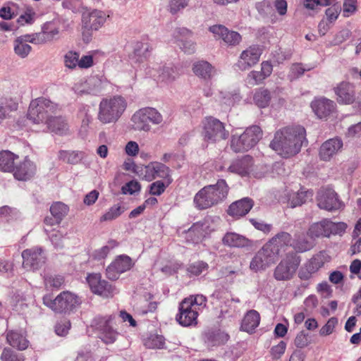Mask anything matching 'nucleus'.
Returning <instances> with one entry per match:
<instances>
[{
    "label": "nucleus",
    "mask_w": 361,
    "mask_h": 361,
    "mask_svg": "<svg viewBox=\"0 0 361 361\" xmlns=\"http://www.w3.org/2000/svg\"><path fill=\"white\" fill-rule=\"evenodd\" d=\"M91 326L98 331V338L105 344H112L118 338L119 333L110 325V318L96 317Z\"/></svg>",
    "instance_id": "obj_7"
},
{
    "label": "nucleus",
    "mask_w": 361,
    "mask_h": 361,
    "mask_svg": "<svg viewBox=\"0 0 361 361\" xmlns=\"http://www.w3.org/2000/svg\"><path fill=\"white\" fill-rule=\"evenodd\" d=\"M35 13L33 11L32 8H27L25 13L20 16L18 19V23L21 25H24V23L32 24L34 21V16Z\"/></svg>",
    "instance_id": "obj_60"
},
{
    "label": "nucleus",
    "mask_w": 361,
    "mask_h": 361,
    "mask_svg": "<svg viewBox=\"0 0 361 361\" xmlns=\"http://www.w3.org/2000/svg\"><path fill=\"white\" fill-rule=\"evenodd\" d=\"M286 348V343L281 341L276 345H274L271 349V354L274 359H279L285 353Z\"/></svg>",
    "instance_id": "obj_61"
},
{
    "label": "nucleus",
    "mask_w": 361,
    "mask_h": 361,
    "mask_svg": "<svg viewBox=\"0 0 361 361\" xmlns=\"http://www.w3.org/2000/svg\"><path fill=\"white\" fill-rule=\"evenodd\" d=\"M317 205L319 208L327 210H338L342 207L337 193L332 189L322 190L317 197Z\"/></svg>",
    "instance_id": "obj_16"
},
{
    "label": "nucleus",
    "mask_w": 361,
    "mask_h": 361,
    "mask_svg": "<svg viewBox=\"0 0 361 361\" xmlns=\"http://www.w3.org/2000/svg\"><path fill=\"white\" fill-rule=\"evenodd\" d=\"M326 227L329 238L331 235H341L345 232L347 225L343 222L335 223L326 219Z\"/></svg>",
    "instance_id": "obj_43"
},
{
    "label": "nucleus",
    "mask_w": 361,
    "mask_h": 361,
    "mask_svg": "<svg viewBox=\"0 0 361 361\" xmlns=\"http://www.w3.org/2000/svg\"><path fill=\"white\" fill-rule=\"evenodd\" d=\"M334 91L338 96L337 100L340 103L348 104L353 103L355 99L354 86L349 82L340 83Z\"/></svg>",
    "instance_id": "obj_25"
},
{
    "label": "nucleus",
    "mask_w": 361,
    "mask_h": 361,
    "mask_svg": "<svg viewBox=\"0 0 361 361\" xmlns=\"http://www.w3.org/2000/svg\"><path fill=\"white\" fill-rule=\"evenodd\" d=\"M203 135L205 140L216 142L226 140L228 137V132L225 130L222 122L209 117L204 122Z\"/></svg>",
    "instance_id": "obj_8"
},
{
    "label": "nucleus",
    "mask_w": 361,
    "mask_h": 361,
    "mask_svg": "<svg viewBox=\"0 0 361 361\" xmlns=\"http://www.w3.org/2000/svg\"><path fill=\"white\" fill-rule=\"evenodd\" d=\"M271 98L270 92L267 89L261 87L256 90L253 100L258 107L265 108L269 104Z\"/></svg>",
    "instance_id": "obj_38"
},
{
    "label": "nucleus",
    "mask_w": 361,
    "mask_h": 361,
    "mask_svg": "<svg viewBox=\"0 0 361 361\" xmlns=\"http://www.w3.org/2000/svg\"><path fill=\"white\" fill-rule=\"evenodd\" d=\"M106 19V15L102 11L93 10L83 12L82 14L83 35L85 31L99 30L104 24Z\"/></svg>",
    "instance_id": "obj_15"
},
{
    "label": "nucleus",
    "mask_w": 361,
    "mask_h": 361,
    "mask_svg": "<svg viewBox=\"0 0 361 361\" xmlns=\"http://www.w3.org/2000/svg\"><path fill=\"white\" fill-rule=\"evenodd\" d=\"M1 361H24L25 357L22 353H18L10 348H4L1 356Z\"/></svg>",
    "instance_id": "obj_45"
},
{
    "label": "nucleus",
    "mask_w": 361,
    "mask_h": 361,
    "mask_svg": "<svg viewBox=\"0 0 361 361\" xmlns=\"http://www.w3.org/2000/svg\"><path fill=\"white\" fill-rule=\"evenodd\" d=\"M107 80L106 78L98 75H92L75 83L73 90L78 94H92L97 95L105 87Z\"/></svg>",
    "instance_id": "obj_9"
},
{
    "label": "nucleus",
    "mask_w": 361,
    "mask_h": 361,
    "mask_svg": "<svg viewBox=\"0 0 361 361\" xmlns=\"http://www.w3.org/2000/svg\"><path fill=\"white\" fill-rule=\"evenodd\" d=\"M209 265L203 261H197L188 265L187 267V274L189 277L198 276L204 271L207 270Z\"/></svg>",
    "instance_id": "obj_41"
},
{
    "label": "nucleus",
    "mask_w": 361,
    "mask_h": 361,
    "mask_svg": "<svg viewBox=\"0 0 361 361\" xmlns=\"http://www.w3.org/2000/svg\"><path fill=\"white\" fill-rule=\"evenodd\" d=\"M330 260V257L324 251H321L309 259L299 271V277L311 279L312 275L317 272L324 264Z\"/></svg>",
    "instance_id": "obj_14"
},
{
    "label": "nucleus",
    "mask_w": 361,
    "mask_h": 361,
    "mask_svg": "<svg viewBox=\"0 0 361 361\" xmlns=\"http://www.w3.org/2000/svg\"><path fill=\"white\" fill-rule=\"evenodd\" d=\"M228 337L227 334L219 329H208L202 334L203 341L210 347L225 343L228 341Z\"/></svg>",
    "instance_id": "obj_26"
},
{
    "label": "nucleus",
    "mask_w": 361,
    "mask_h": 361,
    "mask_svg": "<svg viewBox=\"0 0 361 361\" xmlns=\"http://www.w3.org/2000/svg\"><path fill=\"white\" fill-rule=\"evenodd\" d=\"M37 166L30 159L25 157L23 161L17 162L13 176L19 180H27L32 178L36 173Z\"/></svg>",
    "instance_id": "obj_20"
},
{
    "label": "nucleus",
    "mask_w": 361,
    "mask_h": 361,
    "mask_svg": "<svg viewBox=\"0 0 361 361\" xmlns=\"http://www.w3.org/2000/svg\"><path fill=\"white\" fill-rule=\"evenodd\" d=\"M338 324V319L336 317H331L326 322V324L323 326L320 331L319 334L321 336H327L332 334L336 325Z\"/></svg>",
    "instance_id": "obj_57"
},
{
    "label": "nucleus",
    "mask_w": 361,
    "mask_h": 361,
    "mask_svg": "<svg viewBox=\"0 0 361 361\" xmlns=\"http://www.w3.org/2000/svg\"><path fill=\"white\" fill-rule=\"evenodd\" d=\"M222 243L231 247H243L249 245L250 240L238 233L228 232L223 237Z\"/></svg>",
    "instance_id": "obj_30"
},
{
    "label": "nucleus",
    "mask_w": 361,
    "mask_h": 361,
    "mask_svg": "<svg viewBox=\"0 0 361 361\" xmlns=\"http://www.w3.org/2000/svg\"><path fill=\"white\" fill-rule=\"evenodd\" d=\"M291 240V235L288 233L283 231L276 234L267 243L271 245V247L276 249L280 255L282 247L290 244Z\"/></svg>",
    "instance_id": "obj_37"
},
{
    "label": "nucleus",
    "mask_w": 361,
    "mask_h": 361,
    "mask_svg": "<svg viewBox=\"0 0 361 361\" xmlns=\"http://www.w3.org/2000/svg\"><path fill=\"white\" fill-rule=\"evenodd\" d=\"M262 132L257 126L247 128L240 136L233 135L231 147L235 152L247 151L255 147L262 138Z\"/></svg>",
    "instance_id": "obj_5"
},
{
    "label": "nucleus",
    "mask_w": 361,
    "mask_h": 361,
    "mask_svg": "<svg viewBox=\"0 0 361 361\" xmlns=\"http://www.w3.org/2000/svg\"><path fill=\"white\" fill-rule=\"evenodd\" d=\"M71 328V322L68 320H63L55 326V332L57 335L64 336L68 334Z\"/></svg>",
    "instance_id": "obj_59"
},
{
    "label": "nucleus",
    "mask_w": 361,
    "mask_h": 361,
    "mask_svg": "<svg viewBox=\"0 0 361 361\" xmlns=\"http://www.w3.org/2000/svg\"><path fill=\"white\" fill-rule=\"evenodd\" d=\"M152 170L154 172L153 177L154 178L158 177L164 179H168L169 183H171V170L169 167L162 163L157 162L153 165Z\"/></svg>",
    "instance_id": "obj_42"
},
{
    "label": "nucleus",
    "mask_w": 361,
    "mask_h": 361,
    "mask_svg": "<svg viewBox=\"0 0 361 361\" xmlns=\"http://www.w3.org/2000/svg\"><path fill=\"white\" fill-rule=\"evenodd\" d=\"M189 1L190 0H170L168 6L169 11L171 14L175 15L187 7Z\"/></svg>",
    "instance_id": "obj_54"
},
{
    "label": "nucleus",
    "mask_w": 361,
    "mask_h": 361,
    "mask_svg": "<svg viewBox=\"0 0 361 361\" xmlns=\"http://www.w3.org/2000/svg\"><path fill=\"white\" fill-rule=\"evenodd\" d=\"M145 298L142 300L144 305H141L139 307L140 309V311L143 314H147L149 312H154L157 310L158 302L156 301H152L153 299V295H149L148 298H146V295L144 297Z\"/></svg>",
    "instance_id": "obj_55"
},
{
    "label": "nucleus",
    "mask_w": 361,
    "mask_h": 361,
    "mask_svg": "<svg viewBox=\"0 0 361 361\" xmlns=\"http://www.w3.org/2000/svg\"><path fill=\"white\" fill-rule=\"evenodd\" d=\"M133 128L138 131L147 132L150 130V125L147 118L145 108L137 111L132 116Z\"/></svg>",
    "instance_id": "obj_32"
},
{
    "label": "nucleus",
    "mask_w": 361,
    "mask_h": 361,
    "mask_svg": "<svg viewBox=\"0 0 361 361\" xmlns=\"http://www.w3.org/2000/svg\"><path fill=\"white\" fill-rule=\"evenodd\" d=\"M22 257L23 267L32 270L40 269L46 261L45 255L41 247H32L23 250Z\"/></svg>",
    "instance_id": "obj_13"
},
{
    "label": "nucleus",
    "mask_w": 361,
    "mask_h": 361,
    "mask_svg": "<svg viewBox=\"0 0 361 361\" xmlns=\"http://www.w3.org/2000/svg\"><path fill=\"white\" fill-rule=\"evenodd\" d=\"M6 341L11 346L19 350H25L29 345V341L25 333L19 331L11 330L7 331Z\"/></svg>",
    "instance_id": "obj_28"
},
{
    "label": "nucleus",
    "mask_w": 361,
    "mask_h": 361,
    "mask_svg": "<svg viewBox=\"0 0 361 361\" xmlns=\"http://www.w3.org/2000/svg\"><path fill=\"white\" fill-rule=\"evenodd\" d=\"M259 314L256 310H252L245 315L240 328L244 331L251 333L259 326Z\"/></svg>",
    "instance_id": "obj_31"
},
{
    "label": "nucleus",
    "mask_w": 361,
    "mask_h": 361,
    "mask_svg": "<svg viewBox=\"0 0 361 361\" xmlns=\"http://www.w3.org/2000/svg\"><path fill=\"white\" fill-rule=\"evenodd\" d=\"M176 69L173 66H163L158 71L157 78L160 82L165 83L172 82L178 77Z\"/></svg>",
    "instance_id": "obj_39"
},
{
    "label": "nucleus",
    "mask_w": 361,
    "mask_h": 361,
    "mask_svg": "<svg viewBox=\"0 0 361 361\" xmlns=\"http://www.w3.org/2000/svg\"><path fill=\"white\" fill-rule=\"evenodd\" d=\"M253 165V159L250 155H245L234 160L228 168L229 171L241 176L247 175Z\"/></svg>",
    "instance_id": "obj_29"
},
{
    "label": "nucleus",
    "mask_w": 361,
    "mask_h": 361,
    "mask_svg": "<svg viewBox=\"0 0 361 361\" xmlns=\"http://www.w3.org/2000/svg\"><path fill=\"white\" fill-rule=\"evenodd\" d=\"M292 245L296 252H304L312 250L315 243L307 235L300 234L295 236Z\"/></svg>",
    "instance_id": "obj_33"
},
{
    "label": "nucleus",
    "mask_w": 361,
    "mask_h": 361,
    "mask_svg": "<svg viewBox=\"0 0 361 361\" xmlns=\"http://www.w3.org/2000/svg\"><path fill=\"white\" fill-rule=\"evenodd\" d=\"M18 157L10 151H2L0 152V170L5 172H13Z\"/></svg>",
    "instance_id": "obj_34"
},
{
    "label": "nucleus",
    "mask_w": 361,
    "mask_h": 361,
    "mask_svg": "<svg viewBox=\"0 0 361 361\" xmlns=\"http://www.w3.org/2000/svg\"><path fill=\"white\" fill-rule=\"evenodd\" d=\"M108 243V245L103 246L94 252L93 257L95 259L100 260L106 258L110 250L118 245V243L115 240H110Z\"/></svg>",
    "instance_id": "obj_50"
},
{
    "label": "nucleus",
    "mask_w": 361,
    "mask_h": 361,
    "mask_svg": "<svg viewBox=\"0 0 361 361\" xmlns=\"http://www.w3.org/2000/svg\"><path fill=\"white\" fill-rule=\"evenodd\" d=\"M23 37H18L14 41V51L21 58H25L30 52L32 47L30 45L23 43Z\"/></svg>",
    "instance_id": "obj_44"
},
{
    "label": "nucleus",
    "mask_w": 361,
    "mask_h": 361,
    "mask_svg": "<svg viewBox=\"0 0 361 361\" xmlns=\"http://www.w3.org/2000/svg\"><path fill=\"white\" fill-rule=\"evenodd\" d=\"M44 295L43 303L55 312H63L71 310L73 307V295Z\"/></svg>",
    "instance_id": "obj_12"
},
{
    "label": "nucleus",
    "mask_w": 361,
    "mask_h": 361,
    "mask_svg": "<svg viewBox=\"0 0 361 361\" xmlns=\"http://www.w3.org/2000/svg\"><path fill=\"white\" fill-rule=\"evenodd\" d=\"M44 231L49 235L50 240L55 247L62 248L63 247V235L59 231L50 230L49 228H44Z\"/></svg>",
    "instance_id": "obj_49"
},
{
    "label": "nucleus",
    "mask_w": 361,
    "mask_h": 361,
    "mask_svg": "<svg viewBox=\"0 0 361 361\" xmlns=\"http://www.w3.org/2000/svg\"><path fill=\"white\" fill-rule=\"evenodd\" d=\"M124 211V207L120 206L119 204H114L101 216L100 221H112L121 215Z\"/></svg>",
    "instance_id": "obj_47"
},
{
    "label": "nucleus",
    "mask_w": 361,
    "mask_h": 361,
    "mask_svg": "<svg viewBox=\"0 0 361 361\" xmlns=\"http://www.w3.org/2000/svg\"><path fill=\"white\" fill-rule=\"evenodd\" d=\"M305 141L306 130L303 127H286L276 132L269 146L282 157L288 158L300 152Z\"/></svg>",
    "instance_id": "obj_2"
},
{
    "label": "nucleus",
    "mask_w": 361,
    "mask_h": 361,
    "mask_svg": "<svg viewBox=\"0 0 361 361\" xmlns=\"http://www.w3.org/2000/svg\"><path fill=\"white\" fill-rule=\"evenodd\" d=\"M197 312L191 307V302L183 300L179 305V312L176 314V320L183 326H188L196 324Z\"/></svg>",
    "instance_id": "obj_17"
},
{
    "label": "nucleus",
    "mask_w": 361,
    "mask_h": 361,
    "mask_svg": "<svg viewBox=\"0 0 361 361\" xmlns=\"http://www.w3.org/2000/svg\"><path fill=\"white\" fill-rule=\"evenodd\" d=\"M209 233V225L206 221L192 224L187 232L188 238L194 243L201 241Z\"/></svg>",
    "instance_id": "obj_27"
},
{
    "label": "nucleus",
    "mask_w": 361,
    "mask_h": 361,
    "mask_svg": "<svg viewBox=\"0 0 361 361\" xmlns=\"http://www.w3.org/2000/svg\"><path fill=\"white\" fill-rule=\"evenodd\" d=\"M166 186L161 180L155 181L150 185L149 193L152 195H160L164 192Z\"/></svg>",
    "instance_id": "obj_62"
},
{
    "label": "nucleus",
    "mask_w": 361,
    "mask_h": 361,
    "mask_svg": "<svg viewBox=\"0 0 361 361\" xmlns=\"http://www.w3.org/2000/svg\"><path fill=\"white\" fill-rule=\"evenodd\" d=\"M343 147V142L339 138L329 139L324 142L319 149V157L323 161H329Z\"/></svg>",
    "instance_id": "obj_22"
},
{
    "label": "nucleus",
    "mask_w": 361,
    "mask_h": 361,
    "mask_svg": "<svg viewBox=\"0 0 361 361\" xmlns=\"http://www.w3.org/2000/svg\"><path fill=\"white\" fill-rule=\"evenodd\" d=\"M229 187L226 181L219 179L215 184L203 187L195 195L193 203L199 210H204L222 202L228 196Z\"/></svg>",
    "instance_id": "obj_3"
},
{
    "label": "nucleus",
    "mask_w": 361,
    "mask_h": 361,
    "mask_svg": "<svg viewBox=\"0 0 361 361\" xmlns=\"http://www.w3.org/2000/svg\"><path fill=\"white\" fill-rule=\"evenodd\" d=\"M311 107L317 117L325 118L334 112L335 104L330 99L321 98L314 100L311 103Z\"/></svg>",
    "instance_id": "obj_24"
},
{
    "label": "nucleus",
    "mask_w": 361,
    "mask_h": 361,
    "mask_svg": "<svg viewBox=\"0 0 361 361\" xmlns=\"http://www.w3.org/2000/svg\"><path fill=\"white\" fill-rule=\"evenodd\" d=\"M253 207V201L250 198L245 197L233 202L228 209V215L238 219L246 215Z\"/></svg>",
    "instance_id": "obj_23"
},
{
    "label": "nucleus",
    "mask_w": 361,
    "mask_h": 361,
    "mask_svg": "<svg viewBox=\"0 0 361 361\" xmlns=\"http://www.w3.org/2000/svg\"><path fill=\"white\" fill-rule=\"evenodd\" d=\"M86 280L92 293H111L116 290L115 286L102 279L99 273L87 274Z\"/></svg>",
    "instance_id": "obj_19"
},
{
    "label": "nucleus",
    "mask_w": 361,
    "mask_h": 361,
    "mask_svg": "<svg viewBox=\"0 0 361 361\" xmlns=\"http://www.w3.org/2000/svg\"><path fill=\"white\" fill-rule=\"evenodd\" d=\"M63 277L61 276H49L44 278V284L47 289L51 290H58L59 288L63 284Z\"/></svg>",
    "instance_id": "obj_48"
},
{
    "label": "nucleus",
    "mask_w": 361,
    "mask_h": 361,
    "mask_svg": "<svg viewBox=\"0 0 361 361\" xmlns=\"http://www.w3.org/2000/svg\"><path fill=\"white\" fill-rule=\"evenodd\" d=\"M265 77L262 74L261 71H252L250 72L247 76V82L251 86H255L259 83H262Z\"/></svg>",
    "instance_id": "obj_56"
},
{
    "label": "nucleus",
    "mask_w": 361,
    "mask_h": 361,
    "mask_svg": "<svg viewBox=\"0 0 361 361\" xmlns=\"http://www.w3.org/2000/svg\"><path fill=\"white\" fill-rule=\"evenodd\" d=\"M192 71L197 76L205 80L211 78L214 73L212 65L205 61L195 63L192 66Z\"/></svg>",
    "instance_id": "obj_36"
},
{
    "label": "nucleus",
    "mask_w": 361,
    "mask_h": 361,
    "mask_svg": "<svg viewBox=\"0 0 361 361\" xmlns=\"http://www.w3.org/2000/svg\"><path fill=\"white\" fill-rule=\"evenodd\" d=\"M140 184L137 181H130L124 185L122 188V192L123 194L129 193L130 195L134 194L135 192L140 191Z\"/></svg>",
    "instance_id": "obj_63"
},
{
    "label": "nucleus",
    "mask_w": 361,
    "mask_h": 361,
    "mask_svg": "<svg viewBox=\"0 0 361 361\" xmlns=\"http://www.w3.org/2000/svg\"><path fill=\"white\" fill-rule=\"evenodd\" d=\"M79 62V54L69 51L64 55V65L69 69H75Z\"/></svg>",
    "instance_id": "obj_51"
},
{
    "label": "nucleus",
    "mask_w": 361,
    "mask_h": 361,
    "mask_svg": "<svg viewBox=\"0 0 361 361\" xmlns=\"http://www.w3.org/2000/svg\"><path fill=\"white\" fill-rule=\"evenodd\" d=\"M149 51V45L147 43L137 42L134 48L133 57L137 62H141L146 59Z\"/></svg>",
    "instance_id": "obj_46"
},
{
    "label": "nucleus",
    "mask_w": 361,
    "mask_h": 361,
    "mask_svg": "<svg viewBox=\"0 0 361 361\" xmlns=\"http://www.w3.org/2000/svg\"><path fill=\"white\" fill-rule=\"evenodd\" d=\"M58 105L44 97H39L31 102L27 118L35 124H44L49 132L58 135H67L70 133V126L67 119L56 115Z\"/></svg>",
    "instance_id": "obj_1"
},
{
    "label": "nucleus",
    "mask_w": 361,
    "mask_h": 361,
    "mask_svg": "<svg viewBox=\"0 0 361 361\" xmlns=\"http://www.w3.org/2000/svg\"><path fill=\"white\" fill-rule=\"evenodd\" d=\"M216 37L221 38L227 44L236 45L241 41V36L235 31L228 30L227 27L221 25H215L209 27Z\"/></svg>",
    "instance_id": "obj_21"
},
{
    "label": "nucleus",
    "mask_w": 361,
    "mask_h": 361,
    "mask_svg": "<svg viewBox=\"0 0 361 361\" xmlns=\"http://www.w3.org/2000/svg\"><path fill=\"white\" fill-rule=\"evenodd\" d=\"M183 300L191 302V307L195 308V306L205 307L207 299L204 295H190L189 298H185Z\"/></svg>",
    "instance_id": "obj_58"
},
{
    "label": "nucleus",
    "mask_w": 361,
    "mask_h": 361,
    "mask_svg": "<svg viewBox=\"0 0 361 361\" xmlns=\"http://www.w3.org/2000/svg\"><path fill=\"white\" fill-rule=\"evenodd\" d=\"M309 343L308 334H305L304 331H300L295 339V345L300 348L306 347Z\"/></svg>",
    "instance_id": "obj_64"
},
{
    "label": "nucleus",
    "mask_w": 361,
    "mask_h": 361,
    "mask_svg": "<svg viewBox=\"0 0 361 361\" xmlns=\"http://www.w3.org/2000/svg\"><path fill=\"white\" fill-rule=\"evenodd\" d=\"M59 157L64 161L71 164H75L78 163L81 159L82 156L80 153L77 152H68V151H61L59 153Z\"/></svg>",
    "instance_id": "obj_52"
},
{
    "label": "nucleus",
    "mask_w": 361,
    "mask_h": 361,
    "mask_svg": "<svg viewBox=\"0 0 361 361\" xmlns=\"http://www.w3.org/2000/svg\"><path fill=\"white\" fill-rule=\"evenodd\" d=\"M127 108V101L121 95L106 97L100 101L97 119L102 124L116 123Z\"/></svg>",
    "instance_id": "obj_4"
},
{
    "label": "nucleus",
    "mask_w": 361,
    "mask_h": 361,
    "mask_svg": "<svg viewBox=\"0 0 361 361\" xmlns=\"http://www.w3.org/2000/svg\"><path fill=\"white\" fill-rule=\"evenodd\" d=\"M261 54L259 47H250L241 53L236 66L241 71L247 70L259 61Z\"/></svg>",
    "instance_id": "obj_18"
},
{
    "label": "nucleus",
    "mask_w": 361,
    "mask_h": 361,
    "mask_svg": "<svg viewBox=\"0 0 361 361\" xmlns=\"http://www.w3.org/2000/svg\"><path fill=\"white\" fill-rule=\"evenodd\" d=\"M68 209L67 206L60 202L53 204L50 207V212L53 217L56 219V223H61L63 218L67 214Z\"/></svg>",
    "instance_id": "obj_40"
},
{
    "label": "nucleus",
    "mask_w": 361,
    "mask_h": 361,
    "mask_svg": "<svg viewBox=\"0 0 361 361\" xmlns=\"http://www.w3.org/2000/svg\"><path fill=\"white\" fill-rule=\"evenodd\" d=\"M145 111L149 123L158 125L162 122V116L156 109L152 107H146L145 108Z\"/></svg>",
    "instance_id": "obj_53"
},
{
    "label": "nucleus",
    "mask_w": 361,
    "mask_h": 361,
    "mask_svg": "<svg viewBox=\"0 0 361 361\" xmlns=\"http://www.w3.org/2000/svg\"><path fill=\"white\" fill-rule=\"evenodd\" d=\"M271 245L267 243L255 254L252 259L250 268L257 272L265 270L271 264L276 263L279 258V255L276 249L272 248Z\"/></svg>",
    "instance_id": "obj_6"
},
{
    "label": "nucleus",
    "mask_w": 361,
    "mask_h": 361,
    "mask_svg": "<svg viewBox=\"0 0 361 361\" xmlns=\"http://www.w3.org/2000/svg\"><path fill=\"white\" fill-rule=\"evenodd\" d=\"M307 235L310 238L313 239L314 240L319 238H328L326 219L312 224L310 226L307 232Z\"/></svg>",
    "instance_id": "obj_35"
},
{
    "label": "nucleus",
    "mask_w": 361,
    "mask_h": 361,
    "mask_svg": "<svg viewBox=\"0 0 361 361\" xmlns=\"http://www.w3.org/2000/svg\"><path fill=\"white\" fill-rule=\"evenodd\" d=\"M134 265L132 259L126 255H121L106 269V277L112 281L118 279L120 275L129 271Z\"/></svg>",
    "instance_id": "obj_11"
},
{
    "label": "nucleus",
    "mask_w": 361,
    "mask_h": 361,
    "mask_svg": "<svg viewBox=\"0 0 361 361\" xmlns=\"http://www.w3.org/2000/svg\"><path fill=\"white\" fill-rule=\"evenodd\" d=\"M300 263V257L295 253L287 255L285 259L282 260L274 271V277L277 280H288L292 278Z\"/></svg>",
    "instance_id": "obj_10"
}]
</instances>
